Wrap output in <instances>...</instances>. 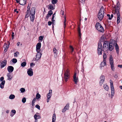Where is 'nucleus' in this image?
I'll return each mask as SVG.
<instances>
[{
	"mask_svg": "<svg viewBox=\"0 0 122 122\" xmlns=\"http://www.w3.org/2000/svg\"><path fill=\"white\" fill-rule=\"evenodd\" d=\"M113 41V43L108 41L104 42L103 46V51L105 52L108 50L110 51H112L114 48V45L115 41Z\"/></svg>",
	"mask_w": 122,
	"mask_h": 122,
	"instance_id": "f257e3e1",
	"label": "nucleus"
},
{
	"mask_svg": "<svg viewBox=\"0 0 122 122\" xmlns=\"http://www.w3.org/2000/svg\"><path fill=\"white\" fill-rule=\"evenodd\" d=\"M105 14L104 9L103 6L101 7L98 13L97 17L100 21L102 20Z\"/></svg>",
	"mask_w": 122,
	"mask_h": 122,
	"instance_id": "f03ea898",
	"label": "nucleus"
},
{
	"mask_svg": "<svg viewBox=\"0 0 122 122\" xmlns=\"http://www.w3.org/2000/svg\"><path fill=\"white\" fill-rule=\"evenodd\" d=\"M64 78L66 82H67L70 78V71L68 69H67L65 72L64 73Z\"/></svg>",
	"mask_w": 122,
	"mask_h": 122,
	"instance_id": "7ed1b4c3",
	"label": "nucleus"
},
{
	"mask_svg": "<svg viewBox=\"0 0 122 122\" xmlns=\"http://www.w3.org/2000/svg\"><path fill=\"white\" fill-rule=\"evenodd\" d=\"M95 26L96 29L98 31L102 32H104V29L99 23H97Z\"/></svg>",
	"mask_w": 122,
	"mask_h": 122,
	"instance_id": "20e7f679",
	"label": "nucleus"
},
{
	"mask_svg": "<svg viewBox=\"0 0 122 122\" xmlns=\"http://www.w3.org/2000/svg\"><path fill=\"white\" fill-rule=\"evenodd\" d=\"M36 9L35 7H32L31 9V21H33L35 19V13Z\"/></svg>",
	"mask_w": 122,
	"mask_h": 122,
	"instance_id": "39448f33",
	"label": "nucleus"
},
{
	"mask_svg": "<svg viewBox=\"0 0 122 122\" xmlns=\"http://www.w3.org/2000/svg\"><path fill=\"white\" fill-rule=\"evenodd\" d=\"M110 87L111 90V95L112 96H113L114 95L115 91L114 87L113 86V83L112 80H110Z\"/></svg>",
	"mask_w": 122,
	"mask_h": 122,
	"instance_id": "423d86ee",
	"label": "nucleus"
},
{
	"mask_svg": "<svg viewBox=\"0 0 122 122\" xmlns=\"http://www.w3.org/2000/svg\"><path fill=\"white\" fill-rule=\"evenodd\" d=\"M27 11L26 12L25 15V18H28L29 16L30 18V5H28V6L27 7Z\"/></svg>",
	"mask_w": 122,
	"mask_h": 122,
	"instance_id": "0eeeda50",
	"label": "nucleus"
},
{
	"mask_svg": "<svg viewBox=\"0 0 122 122\" xmlns=\"http://www.w3.org/2000/svg\"><path fill=\"white\" fill-rule=\"evenodd\" d=\"M81 23L78 25L77 31L78 32L79 41H80L81 39V36L82 35L81 33V30L80 29Z\"/></svg>",
	"mask_w": 122,
	"mask_h": 122,
	"instance_id": "6e6552de",
	"label": "nucleus"
},
{
	"mask_svg": "<svg viewBox=\"0 0 122 122\" xmlns=\"http://www.w3.org/2000/svg\"><path fill=\"white\" fill-rule=\"evenodd\" d=\"M76 73L75 72L74 75L73 76V81L76 84H77V82L78 81V77H76Z\"/></svg>",
	"mask_w": 122,
	"mask_h": 122,
	"instance_id": "1a4fd4ad",
	"label": "nucleus"
},
{
	"mask_svg": "<svg viewBox=\"0 0 122 122\" xmlns=\"http://www.w3.org/2000/svg\"><path fill=\"white\" fill-rule=\"evenodd\" d=\"M100 81L99 84L100 86H102V84L103 83L105 80V76H104L102 75L100 77Z\"/></svg>",
	"mask_w": 122,
	"mask_h": 122,
	"instance_id": "9d476101",
	"label": "nucleus"
},
{
	"mask_svg": "<svg viewBox=\"0 0 122 122\" xmlns=\"http://www.w3.org/2000/svg\"><path fill=\"white\" fill-rule=\"evenodd\" d=\"M41 43H38L36 45V50L37 52H39L41 46Z\"/></svg>",
	"mask_w": 122,
	"mask_h": 122,
	"instance_id": "9b49d317",
	"label": "nucleus"
},
{
	"mask_svg": "<svg viewBox=\"0 0 122 122\" xmlns=\"http://www.w3.org/2000/svg\"><path fill=\"white\" fill-rule=\"evenodd\" d=\"M0 62V68H2L4 67L6 64V60H4L2 62Z\"/></svg>",
	"mask_w": 122,
	"mask_h": 122,
	"instance_id": "f8f14e48",
	"label": "nucleus"
},
{
	"mask_svg": "<svg viewBox=\"0 0 122 122\" xmlns=\"http://www.w3.org/2000/svg\"><path fill=\"white\" fill-rule=\"evenodd\" d=\"M38 52L36 55V58L37 60H38L41 58L42 54H41V53L39 52Z\"/></svg>",
	"mask_w": 122,
	"mask_h": 122,
	"instance_id": "ddd939ff",
	"label": "nucleus"
},
{
	"mask_svg": "<svg viewBox=\"0 0 122 122\" xmlns=\"http://www.w3.org/2000/svg\"><path fill=\"white\" fill-rule=\"evenodd\" d=\"M53 14V12L51 10H50L48 12V13L46 16V19L48 20L49 17H50Z\"/></svg>",
	"mask_w": 122,
	"mask_h": 122,
	"instance_id": "4468645a",
	"label": "nucleus"
},
{
	"mask_svg": "<svg viewBox=\"0 0 122 122\" xmlns=\"http://www.w3.org/2000/svg\"><path fill=\"white\" fill-rule=\"evenodd\" d=\"M8 71L10 73L12 72L14 70L13 67L12 66H9L7 68Z\"/></svg>",
	"mask_w": 122,
	"mask_h": 122,
	"instance_id": "2eb2a0df",
	"label": "nucleus"
},
{
	"mask_svg": "<svg viewBox=\"0 0 122 122\" xmlns=\"http://www.w3.org/2000/svg\"><path fill=\"white\" fill-rule=\"evenodd\" d=\"M69 105L68 103L66 104V106L62 110V112H65L67 110H68V109Z\"/></svg>",
	"mask_w": 122,
	"mask_h": 122,
	"instance_id": "dca6fc26",
	"label": "nucleus"
},
{
	"mask_svg": "<svg viewBox=\"0 0 122 122\" xmlns=\"http://www.w3.org/2000/svg\"><path fill=\"white\" fill-rule=\"evenodd\" d=\"M7 76L8 77V80H10L12 79L13 76L10 73H9L7 74Z\"/></svg>",
	"mask_w": 122,
	"mask_h": 122,
	"instance_id": "f3484780",
	"label": "nucleus"
},
{
	"mask_svg": "<svg viewBox=\"0 0 122 122\" xmlns=\"http://www.w3.org/2000/svg\"><path fill=\"white\" fill-rule=\"evenodd\" d=\"M16 113V111L15 110L13 109L12 110L10 113V116L11 117H13L15 114Z\"/></svg>",
	"mask_w": 122,
	"mask_h": 122,
	"instance_id": "a211bd4d",
	"label": "nucleus"
},
{
	"mask_svg": "<svg viewBox=\"0 0 122 122\" xmlns=\"http://www.w3.org/2000/svg\"><path fill=\"white\" fill-rule=\"evenodd\" d=\"M53 51L54 54V57H56L57 56V53L58 52V51H57V50L55 48H54L53 49Z\"/></svg>",
	"mask_w": 122,
	"mask_h": 122,
	"instance_id": "6ab92c4d",
	"label": "nucleus"
},
{
	"mask_svg": "<svg viewBox=\"0 0 122 122\" xmlns=\"http://www.w3.org/2000/svg\"><path fill=\"white\" fill-rule=\"evenodd\" d=\"M119 9L116 8L115 10V13L117 14V16H120Z\"/></svg>",
	"mask_w": 122,
	"mask_h": 122,
	"instance_id": "aec40b11",
	"label": "nucleus"
},
{
	"mask_svg": "<svg viewBox=\"0 0 122 122\" xmlns=\"http://www.w3.org/2000/svg\"><path fill=\"white\" fill-rule=\"evenodd\" d=\"M19 4L21 5H24L26 3V0H19Z\"/></svg>",
	"mask_w": 122,
	"mask_h": 122,
	"instance_id": "412c9836",
	"label": "nucleus"
},
{
	"mask_svg": "<svg viewBox=\"0 0 122 122\" xmlns=\"http://www.w3.org/2000/svg\"><path fill=\"white\" fill-rule=\"evenodd\" d=\"M49 8L51 10H53L55 9V5L53 6L51 4H50L49 5Z\"/></svg>",
	"mask_w": 122,
	"mask_h": 122,
	"instance_id": "4be33fe9",
	"label": "nucleus"
},
{
	"mask_svg": "<svg viewBox=\"0 0 122 122\" xmlns=\"http://www.w3.org/2000/svg\"><path fill=\"white\" fill-rule=\"evenodd\" d=\"M5 81L4 80L1 82L0 84V87L1 88L3 89L4 87V86L5 83Z\"/></svg>",
	"mask_w": 122,
	"mask_h": 122,
	"instance_id": "5701e85b",
	"label": "nucleus"
},
{
	"mask_svg": "<svg viewBox=\"0 0 122 122\" xmlns=\"http://www.w3.org/2000/svg\"><path fill=\"white\" fill-rule=\"evenodd\" d=\"M115 47L117 53L118 54L119 53V48L118 45L117 43H116Z\"/></svg>",
	"mask_w": 122,
	"mask_h": 122,
	"instance_id": "b1692460",
	"label": "nucleus"
},
{
	"mask_svg": "<svg viewBox=\"0 0 122 122\" xmlns=\"http://www.w3.org/2000/svg\"><path fill=\"white\" fill-rule=\"evenodd\" d=\"M110 64L114 63L113 59L112 56L111 55L109 57Z\"/></svg>",
	"mask_w": 122,
	"mask_h": 122,
	"instance_id": "393cba45",
	"label": "nucleus"
},
{
	"mask_svg": "<svg viewBox=\"0 0 122 122\" xmlns=\"http://www.w3.org/2000/svg\"><path fill=\"white\" fill-rule=\"evenodd\" d=\"M102 48H98V53L99 55H101L102 54V51H103V50H102Z\"/></svg>",
	"mask_w": 122,
	"mask_h": 122,
	"instance_id": "a878e982",
	"label": "nucleus"
},
{
	"mask_svg": "<svg viewBox=\"0 0 122 122\" xmlns=\"http://www.w3.org/2000/svg\"><path fill=\"white\" fill-rule=\"evenodd\" d=\"M106 64L105 62H102L100 64V69H102V67H103L104 66L106 65Z\"/></svg>",
	"mask_w": 122,
	"mask_h": 122,
	"instance_id": "bb28decb",
	"label": "nucleus"
},
{
	"mask_svg": "<svg viewBox=\"0 0 122 122\" xmlns=\"http://www.w3.org/2000/svg\"><path fill=\"white\" fill-rule=\"evenodd\" d=\"M56 119V115L55 114H54L53 115L52 122H55Z\"/></svg>",
	"mask_w": 122,
	"mask_h": 122,
	"instance_id": "cd10ccee",
	"label": "nucleus"
},
{
	"mask_svg": "<svg viewBox=\"0 0 122 122\" xmlns=\"http://www.w3.org/2000/svg\"><path fill=\"white\" fill-rule=\"evenodd\" d=\"M111 65V68L112 71H115V68L114 66V65L113 63L110 64Z\"/></svg>",
	"mask_w": 122,
	"mask_h": 122,
	"instance_id": "c85d7f7f",
	"label": "nucleus"
},
{
	"mask_svg": "<svg viewBox=\"0 0 122 122\" xmlns=\"http://www.w3.org/2000/svg\"><path fill=\"white\" fill-rule=\"evenodd\" d=\"M40 116L39 115H37L36 114L34 116V117L35 120H37V119L40 118Z\"/></svg>",
	"mask_w": 122,
	"mask_h": 122,
	"instance_id": "c756f323",
	"label": "nucleus"
},
{
	"mask_svg": "<svg viewBox=\"0 0 122 122\" xmlns=\"http://www.w3.org/2000/svg\"><path fill=\"white\" fill-rule=\"evenodd\" d=\"M15 97V96L13 94L10 95L9 97V98L10 99H13Z\"/></svg>",
	"mask_w": 122,
	"mask_h": 122,
	"instance_id": "7c9ffc66",
	"label": "nucleus"
},
{
	"mask_svg": "<svg viewBox=\"0 0 122 122\" xmlns=\"http://www.w3.org/2000/svg\"><path fill=\"white\" fill-rule=\"evenodd\" d=\"M9 46L8 45H4V47L5 48V49L4 51L6 52L7 51V49L9 47Z\"/></svg>",
	"mask_w": 122,
	"mask_h": 122,
	"instance_id": "2f4dec72",
	"label": "nucleus"
},
{
	"mask_svg": "<svg viewBox=\"0 0 122 122\" xmlns=\"http://www.w3.org/2000/svg\"><path fill=\"white\" fill-rule=\"evenodd\" d=\"M64 28H65L66 26V16L65 15L64 16Z\"/></svg>",
	"mask_w": 122,
	"mask_h": 122,
	"instance_id": "473e14b6",
	"label": "nucleus"
},
{
	"mask_svg": "<svg viewBox=\"0 0 122 122\" xmlns=\"http://www.w3.org/2000/svg\"><path fill=\"white\" fill-rule=\"evenodd\" d=\"M120 16H117V24L119 23L120 22Z\"/></svg>",
	"mask_w": 122,
	"mask_h": 122,
	"instance_id": "72a5a7b5",
	"label": "nucleus"
},
{
	"mask_svg": "<svg viewBox=\"0 0 122 122\" xmlns=\"http://www.w3.org/2000/svg\"><path fill=\"white\" fill-rule=\"evenodd\" d=\"M70 50L71 53H72L73 51L74 50V48L71 46L70 45L69 46Z\"/></svg>",
	"mask_w": 122,
	"mask_h": 122,
	"instance_id": "f704fd0d",
	"label": "nucleus"
},
{
	"mask_svg": "<svg viewBox=\"0 0 122 122\" xmlns=\"http://www.w3.org/2000/svg\"><path fill=\"white\" fill-rule=\"evenodd\" d=\"M104 88L106 90L108 91V90L109 87L107 85H104Z\"/></svg>",
	"mask_w": 122,
	"mask_h": 122,
	"instance_id": "c9c22d12",
	"label": "nucleus"
},
{
	"mask_svg": "<svg viewBox=\"0 0 122 122\" xmlns=\"http://www.w3.org/2000/svg\"><path fill=\"white\" fill-rule=\"evenodd\" d=\"M20 92L21 93H24L25 91V89L23 88H22L20 89Z\"/></svg>",
	"mask_w": 122,
	"mask_h": 122,
	"instance_id": "e433bc0d",
	"label": "nucleus"
},
{
	"mask_svg": "<svg viewBox=\"0 0 122 122\" xmlns=\"http://www.w3.org/2000/svg\"><path fill=\"white\" fill-rule=\"evenodd\" d=\"M102 48V45L101 43H98V48Z\"/></svg>",
	"mask_w": 122,
	"mask_h": 122,
	"instance_id": "4c0bfd02",
	"label": "nucleus"
},
{
	"mask_svg": "<svg viewBox=\"0 0 122 122\" xmlns=\"http://www.w3.org/2000/svg\"><path fill=\"white\" fill-rule=\"evenodd\" d=\"M41 95L38 93H37L36 95V98L37 99H39L40 98Z\"/></svg>",
	"mask_w": 122,
	"mask_h": 122,
	"instance_id": "58836bf2",
	"label": "nucleus"
},
{
	"mask_svg": "<svg viewBox=\"0 0 122 122\" xmlns=\"http://www.w3.org/2000/svg\"><path fill=\"white\" fill-rule=\"evenodd\" d=\"M117 9H120V4L119 2H118L117 3Z\"/></svg>",
	"mask_w": 122,
	"mask_h": 122,
	"instance_id": "ea45409f",
	"label": "nucleus"
},
{
	"mask_svg": "<svg viewBox=\"0 0 122 122\" xmlns=\"http://www.w3.org/2000/svg\"><path fill=\"white\" fill-rule=\"evenodd\" d=\"M26 64V63L25 62H23L21 64V65L22 67H24L25 66Z\"/></svg>",
	"mask_w": 122,
	"mask_h": 122,
	"instance_id": "a19ab883",
	"label": "nucleus"
},
{
	"mask_svg": "<svg viewBox=\"0 0 122 122\" xmlns=\"http://www.w3.org/2000/svg\"><path fill=\"white\" fill-rule=\"evenodd\" d=\"M12 62L14 63H16L17 61V60L15 58L13 59L12 60Z\"/></svg>",
	"mask_w": 122,
	"mask_h": 122,
	"instance_id": "79ce46f5",
	"label": "nucleus"
},
{
	"mask_svg": "<svg viewBox=\"0 0 122 122\" xmlns=\"http://www.w3.org/2000/svg\"><path fill=\"white\" fill-rule=\"evenodd\" d=\"M19 54V53L18 52H17L14 54V56L15 57H17Z\"/></svg>",
	"mask_w": 122,
	"mask_h": 122,
	"instance_id": "37998d69",
	"label": "nucleus"
},
{
	"mask_svg": "<svg viewBox=\"0 0 122 122\" xmlns=\"http://www.w3.org/2000/svg\"><path fill=\"white\" fill-rule=\"evenodd\" d=\"M26 99L25 97H23L22 99V102L23 103H24L26 101Z\"/></svg>",
	"mask_w": 122,
	"mask_h": 122,
	"instance_id": "c03bdc74",
	"label": "nucleus"
},
{
	"mask_svg": "<svg viewBox=\"0 0 122 122\" xmlns=\"http://www.w3.org/2000/svg\"><path fill=\"white\" fill-rule=\"evenodd\" d=\"M52 96V94H47V99H50V98Z\"/></svg>",
	"mask_w": 122,
	"mask_h": 122,
	"instance_id": "a18cd8bd",
	"label": "nucleus"
},
{
	"mask_svg": "<svg viewBox=\"0 0 122 122\" xmlns=\"http://www.w3.org/2000/svg\"><path fill=\"white\" fill-rule=\"evenodd\" d=\"M57 0H52V3L53 4H56L57 2Z\"/></svg>",
	"mask_w": 122,
	"mask_h": 122,
	"instance_id": "49530a36",
	"label": "nucleus"
},
{
	"mask_svg": "<svg viewBox=\"0 0 122 122\" xmlns=\"http://www.w3.org/2000/svg\"><path fill=\"white\" fill-rule=\"evenodd\" d=\"M27 73H28V75L30 76V69H28V70L27 71Z\"/></svg>",
	"mask_w": 122,
	"mask_h": 122,
	"instance_id": "de8ad7c7",
	"label": "nucleus"
},
{
	"mask_svg": "<svg viewBox=\"0 0 122 122\" xmlns=\"http://www.w3.org/2000/svg\"><path fill=\"white\" fill-rule=\"evenodd\" d=\"M35 107L36 108H37L39 110L40 109V107L38 105H36L35 106Z\"/></svg>",
	"mask_w": 122,
	"mask_h": 122,
	"instance_id": "09e8293b",
	"label": "nucleus"
},
{
	"mask_svg": "<svg viewBox=\"0 0 122 122\" xmlns=\"http://www.w3.org/2000/svg\"><path fill=\"white\" fill-rule=\"evenodd\" d=\"M37 60V59H36V58H34L32 60V61L33 62L34 61H35V63H36Z\"/></svg>",
	"mask_w": 122,
	"mask_h": 122,
	"instance_id": "8fccbe9b",
	"label": "nucleus"
},
{
	"mask_svg": "<svg viewBox=\"0 0 122 122\" xmlns=\"http://www.w3.org/2000/svg\"><path fill=\"white\" fill-rule=\"evenodd\" d=\"M43 38V37L42 36H40L39 37V40L40 41H42Z\"/></svg>",
	"mask_w": 122,
	"mask_h": 122,
	"instance_id": "3c124183",
	"label": "nucleus"
},
{
	"mask_svg": "<svg viewBox=\"0 0 122 122\" xmlns=\"http://www.w3.org/2000/svg\"><path fill=\"white\" fill-rule=\"evenodd\" d=\"M60 13L62 15H64V10H63L62 9H61V10L60 12Z\"/></svg>",
	"mask_w": 122,
	"mask_h": 122,
	"instance_id": "603ef678",
	"label": "nucleus"
},
{
	"mask_svg": "<svg viewBox=\"0 0 122 122\" xmlns=\"http://www.w3.org/2000/svg\"><path fill=\"white\" fill-rule=\"evenodd\" d=\"M106 55L105 53H103V58H106Z\"/></svg>",
	"mask_w": 122,
	"mask_h": 122,
	"instance_id": "864d4df0",
	"label": "nucleus"
},
{
	"mask_svg": "<svg viewBox=\"0 0 122 122\" xmlns=\"http://www.w3.org/2000/svg\"><path fill=\"white\" fill-rule=\"evenodd\" d=\"M4 78L3 77V76H2V77H1L0 79V80L2 82L3 81H4L3 80H4Z\"/></svg>",
	"mask_w": 122,
	"mask_h": 122,
	"instance_id": "5fc2aeb1",
	"label": "nucleus"
},
{
	"mask_svg": "<svg viewBox=\"0 0 122 122\" xmlns=\"http://www.w3.org/2000/svg\"><path fill=\"white\" fill-rule=\"evenodd\" d=\"M35 62H33L31 63V67L35 66Z\"/></svg>",
	"mask_w": 122,
	"mask_h": 122,
	"instance_id": "6e6d98bb",
	"label": "nucleus"
},
{
	"mask_svg": "<svg viewBox=\"0 0 122 122\" xmlns=\"http://www.w3.org/2000/svg\"><path fill=\"white\" fill-rule=\"evenodd\" d=\"M111 17H109V19L111 20L112 19V18L113 17V14H112L111 15Z\"/></svg>",
	"mask_w": 122,
	"mask_h": 122,
	"instance_id": "4d7b16f0",
	"label": "nucleus"
},
{
	"mask_svg": "<svg viewBox=\"0 0 122 122\" xmlns=\"http://www.w3.org/2000/svg\"><path fill=\"white\" fill-rule=\"evenodd\" d=\"M48 25H51L52 23L51 22V21H49L48 22Z\"/></svg>",
	"mask_w": 122,
	"mask_h": 122,
	"instance_id": "13d9d810",
	"label": "nucleus"
},
{
	"mask_svg": "<svg viewBox=\"0 0 122 122\" xmlns=\"http://www.w3.org/2000/svg\"><path fill=\"white\" fill-rule=\"evenodd\" d=\"M114 78H117L118 77L117 75V74H115L114 76Z\"/></svg>",
	"mask_w": 122,
	"mask_h": 122,
	"instance_id": "bf43d9fd",
	"label": "nucleus"
},
{
	"mask_svg": "<svg viewBox=\"0 0 122 122\" xmlns=\"http://www.w3.org/2000/svg\"><path fill=\"white\" fill-rule=\"evenodd\" d=\"M36 99L35 98H34L32 100V103H35L36 101Z\"/></svg>",
	"mask_w": 122,
	"mask_h": 122,
	"instance_id": "052dcab7",
	"label": "nucleus"
},
{
	"mask_svg": "<svg viewBox=\"0 0 122 122\" xmlns=\"http://www.w3.org/2000/svg\"><path fill=\"white\" fill-rule=\"evenodd\" d=\"M52 90H50L49 91V93H48V94H52Z\"/></svg>",
	"mask_w": 122,
	"mask_h": 122,
	"instance_id": "680f3d73",
	"label": "nucleus"
},
{
	"mask_svg": "<svg viewBox=\"0 0 122 122\" xmlns=\"http://www.w3.org/2000/svg\"><path fill=\"white\" fill-rule=\"evenodd\" d=\"M33 74V72L32 71V69L31 68V76H32Z\"/></svg>",
	"mask_w": 122,
	"mask_h": 122,
	"instance_id": "e2e57ef3",
	"label": "nucleus"
},
{
	"mask_svg": "<svg viewBox=\"0 0 122 122\" xmlns=\"http://www.w3.org/2000/svg\"><path fill=\"white\" fill-rule=\"evenodd\" d=\"M118 67H119L121 68H122V65H118Z\"/></svg>",
	"mask_w": 122,
	"mask_h": 122,
	"instance_id": "0e129e2a",
	"label": "nucleus"
},
{
	"mask_svg": "<svg viewBox=\"0 0 122 122\" xmlns=\"http://www.w3.org/2000/svg\"><path fill=\"white\" fill-rule=\"evenodd\" d=\"M55 13H54V14L53 15V16H52V18H54V17H55Z\"/></svg>",
	"mask_w": 122,
	"mask_h": 122,
	"instance_id": "69168bd1",
	"label": "nucleus"
},
{
	"mask_svg": "<svg viewBox=\"0 0 122 122\" xmlns=\"http://www.w3.org/2000/svg\"><path fill=\"white\" fill-rule=\"evenodd\" d=\"M55 21V20L54 19V18H53H53H52V22H54Z\"/></svg>",
	"mask_w": 122,
	"mask_h": 122,
	"instance_id": "338daca9",
	"label": "nucleus"
},
{
	"mask_svg": "<svg viewBox=\"0 0 122 122\" xmlns=\"http://www.w3.org/2000/svg\"><path fill=\"white\" fill-rule=\"evenodd\" d=\"M103 62H105L106 63V58H105V59L103 58Z\"/></svg>",
	"mask_w": 122,
	"mask_h": 122,
	"instance_id": "774afa93",
	"label": "nucleus"
}]
</instances>
